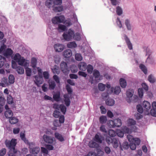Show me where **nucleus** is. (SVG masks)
<instances>
[{
    "label": "nucleus",
    "mask_w": 156,
    "mask_h": 156,
    "mask_svg": "<svg viewBox=\"0 0 156 156\" xmlns=\"http://www.w3.org/2000/svg\"><path fill=\"white\" fill-rule=\"evenodd\" d=\"M5 144L6 147L10 151L12 150L15 153L17 152V150L15 149V147L16 144V139L12 138L11 141L6 139L5 142Z\"/></svg>",
    "instance_id": "f257e3e1"
},
{
    "label": "nucleus",
    "mask_w": 156,
    "mask_h": 156,
    "mask_svg": "<svg viewBox=\"0 0 156 156\" xmlns=\"http://www.w3.org/2000/svg\"><path fill=\"white\" fill-rule=\"evenodd\" d=\"M74 35V31L69 29L67 31L65 32L63 34L62 36L65 40L69 41L72 38Z\"/></svg>",
    "instance_id": "f03ea898"
},
{
    "label": "nucleus",
    "mask_w": 156,
    "mask_h": 156,
    "mask_svg": "<svg viewBox=\"0 0 156 156\" xmlns=\"http://www.w3.org/2000/svg\"><path fill=\"white\" fill-rule=\"evenodd\" d=\"M65 19L64 16L61 15L53 17L51 20V21L52 23L54 24H58L59 23H65L64 22Z\"/></svg>",
    "instance_id": "7ed1b4c3"
},
{
    "label": "nucleus",
    "mask_w": 156,
    "mask_h": 156,
    "mask_svg": "<svg viewBox=\"0 0 156 156\" xmlns=\"http://www.w3.org/2000/svg\"><path fill=\"white\" fill-rule=\"evenodd\" d=\"M61 69L62 71L65 74L69 73L70 70L68 67L67 63L64 62H62L60 64Z\"/></svg>",
    "instance_id": "20e7f679"
},
{
    "label": "nucleus",
    "mask_w": 156,
    "mask_h": 156,
    "mask_svg": "<svg viewBox=\"0 0 156 156\" xmlns=\"http://www.w3.org/2000/svg\"><path fill=\"white\" fill-rule=\"evenodd\" d=\"M54 48L55 52H59L64 49L65 46L62 44L57 43L54 44Z\"/></svg>",
    "instance_id": "39448f33"
},
{
    "label": "nucleus",
    "mask_w": 156,
    "mask_h": 156,
    "mask_svg": "<svg viewBox=\"0 0 156 156\" xmlns=\"http://www.w3.org/2000/svg\"><path fill=\"white\" fill-rule=\"evenodd\" d=\"M143 108L144 110L147 112V114L149 113V111L151 109V105L150 103L147 101H143L142 104Z\"/></svg>",
    "instance_id": "423d86ee"
},
{
    "label": "nucleus",
    "mask_w": 156,
    "mask_h": 156,
    "mask_svg": "<svg viewBox=\"0 0 156 156\" xmlns=\"http://www.w3.org/2000/svg\"><path fill=\"white\" fill-rule=\"evenodd\" d=\"M43 139L44 141L48 144H52L54 142L53 138L51 136L47 135L44 134L43 136Z\"/></svg>",
    "instance_id": "0eeeda50"
},
{
    "label": "nucleus",
    "mask_w": 156,
    "mask_h": 156,
    "mask_svg": "<svg viewBox=\"0 0 156 156\" xmlns=\"http://www.w3.org/2000/svg\"><path fill=\"white\" fill-rule=\"evenodd\" d=\"M25 59L23 57H22L21 58L18 62L19 65L23 66L25 67H27L29 66V63L25 61Z\"/></svg>",
    "instance_id": "6e6552de"
},
{
    "label": "nucleus",
    "mask_w": 156,
    "mask_h": 156,
    "mask_svg": "<svg viewBox=\"0 0 156 156\" xmlns=\"http://www.w3.org/2000/svg\"><path fill=\"white\" fill-rule=\"evenodd\" d=\"M153 109H151L150 112L151 115L153 116L156 117V102L154 101L152 104Z\"/></svg>",
    "instance_id": "1a4fd4ad"
},
{
    "label": "nucleus",
    "mask_w": 156,
    "mask_h": 156,
    "mask_svg": "<svg viewBox=\"0 0 156 156\" xmlns=\"http://www.w3.org/2000/svg\"><path fill=\"white\" fill-rule=\"evenodd\" d=\"M124 37L129 49V50H132L133 49L132 44L126 34L124 35Z\"/></svg>",
    "instance_id": "9d476101"
},
{
    "label": "nucleus",
    "mask_w": 156,
    "mask_h": 156,
    "mask_svg": "<svg viewBox=\"0 0 156 156\" xmlns=\"http://www.w3.org/2000/svg\"><path fill=\"white\" fill-rule=\"evenodd\" d=\"M72 51L70 49H67L63 52V55L66 58H69L72 55Z\"/></svg>",
    "instance_id": "9b49d317"
},
{
    "label": "nucleus",
    "mask_w": 156,
    "mask_h": 156,
    "mask_svg": "<svg viewBox=\"0 0 156 156\" xmlns=\"http://www.w3.org/2000/svg\"><path fill=\"white\" fill-rule=\"evenodd\" d=\"M86 63L83 62H80L78 65L79 69L82 71H85L86 70Z\"/></svg>",
    "instance_id": "f8f14e48"
},
{
    "label": "nucleus",
    "mask_w": 156,
    "mask_h": 156,
    "mask_svg": "<svg viewBox=\"0 0 156 156\" xmlns=\"http://www.w3.org/2000/svg\"><path fill=\"white\" fill-rule=\"evenodd\" d=\"M151 52L149 53V52L147 51L146 55H148V57L147 58L146 61L151 64H154V60L152 56H151Z\"/></svg>",
    "instance_id": "ddd939ff"
},
{
    "label": "nucleus",
    "mask_w": 156,
    "mask_h": 156,
    "mask_svg": "<svg viewBox=\"0 0 156 156\" xmlns=\"http://www.w3.org/2000/svg\"><path fill=\"white\" fill-rule=\"evenodd\" d=\"M40 151V148L39 147H37L30 149V153L34 154H37Z\"/></svg>",
    "instance_id": "4468645a"
},
{
    "label": "nucleus",
    "mask_w": 156,
    "mask_h": 156,
    "mask_svg": "<svg viewBox=\"0 0 156 156\" xmlns=\"http://www.w3.org/2000/svg\"><path fill=\"white\" fill-rule=\"evenodd\" d=\"M55 137L56 138L61 142H62L64 140V138L62 135L57 132H56L54 134Z\"/></svg>",
    "instance_id": "2eb2a0df"
},
{
    "label": "nucleus",
    "mask_w": 156,
    "mask_h": 156,
    "mask_svg": "<svg viewBox=\"0 0 156 156\" xmlns=\"http://www.w3.org/2000/svg\"><path fill=\"white\" fill-rule=\"evenodd\" d=\"M13 52L12 50L10 48H8L3 53L4 55L6 56H10L13 54Z\"/></svg>",
    "instance_id": "dca6fc26"
},
{
    "label": "nucleus",
    "mask_w": 156,
    "mask_h": 156,
    "mask_svg": "<svg viewBox=\"0 0 156 156\" xmlns=\"http://www.w3.org/2000/svg\"><path fill=\"white\" fill-rule=\"evenodd\" d=\"M111 89L112 92H113V91L114 90V93L116 94H118L121 91L120 87L118 86L115 87L114 88L112 87Z\"/></svg>",
    "instance_id": "f3484780"
},
{
    "label": "nucleus",
    "mask_w": 156,
    "mask_h": 156,
    "mask_svg": "<svg viewBox=\"0 0 156 156\" xmlns=\"http://www.w3.org/2000/svg\"><path fill=\"white\" fill-rule=\"evenodd\" d=\"M67 46L68 48L73 49L76 48L77 45L75 41H73L69 42Z\"/></svg>",
    "instance_id": "a211bd4d"
},
{
    "label": "nucleus",
    "mask_w": 156,
    "mask_h": 156,
    "mask_svg": "<svg viewBox=\"0 0 156 156\" xmlns=\"http://www.w3.org/2000/svg\"><path fill=\"white\" fill-rule=\"evenodd\" d=\"M53 9L55 12H60L63 10V8L62 6H56L55 5H54Z\"/></svg>",
    "instance_id": "6ab92c4d"
},
{
    "label": "nucleus",
    "mask_w": 156,
    "mask_h": 156,
    "mask_svg": "<svg viewBox=\"0 0 156 156\" xmlns=\"http://www.w3.org/2000/svg\"><path fill=\"white\" fill-rule=\"evenodd\" d=\"M94 140L98 143H102V136L96 134L94 136Z\"/></svg>",
    "instance_id": "aec40b11"
},
{
    "label": "nucleus",
    "mask_w": 156,
    "mask_h": 156,
    "mask_svg": "<svg viewBox=\"0 0 156 156\" xmlns=\"http://www.w3.org/2000/svg\"><path fill=\"white\" fill-rule=\"evenodd\" d=\"M105 103L106 105L108 106H112L115 103V101L113 99L108 98L106 100Z\"/></svg>",
    "instance_id": "412c9836"
},
{
    "label": "nucleus",
    "mask_w": 156,
    "mask_h": 156,
    "mask_svg": "<svg viewBox=\"0 0 156 156\" xmlns=\"http://www.w3.org/2000/svg\"><path fill=\"white\" fill-rule=\"evenodd\" d=\"M119 83L121 87L122 88H125L126 86V82L124 78H121L120 79Z\"/></svg>",
    "instance_id": "4be33fe9"
},
{
    "label": "nucleus",
    "mask_w": 156,
    "mask_h": 156,
    "mask_svg": "<svg viewBox=\"0 0 156 156\" xmlns=\"http://www.w3.org/2000/svg\"><path fill=\"white\" fill-rule=\"evenodd\" d=\"M13 113L12 111L10 109L6 110L5 113V115L6 118H10L13 115Z\"/></svg>",
    "instance_id": "5701e85b"
},
{
    "label": "nucleus",
    "mask_w": 156,
    "mask_h": 156,
    "mask_svg": "<svg viewBox=\"0 0 156 156\" xmlns=\"http://www.w3.org/2000/svg\"><path fill=\"white\" fill-rule=\"evenodd\" d=\"M18 121L19 120L17 118L14 117H11L9 119V122L12 124H14L18 122Z\"/></svg>",
    "instance_id": "b1692460"
},
{
    "label": "nucleus",
    "mask_w": 156,
    "mask_h": 156,
    "mask_svg": "<svg viewBox=\"0 0 156 156\" xmlns=\"http://www.w3.org/2000/svg\"><path fill=\"white\" fill-rule=\"evenodd\" d=\"M64 97L65 98L64 102L65 104L67 106H69L70 104V101L69 97L67 95H64Z\"/></svg>",
    "instance_id": "393cba45"
},
{
    "label": "nucleus",
    "mask_w": 156,
    "mask_h": 156,
    "mask_svg": "<svg viewBox=\"0 0 156 156\" xmlns=\"http://www.w3.org/2000/svg\"><path fill=\"white\" fill-rule=\"evenodd\" d=\"M57 29L59 32H60L61 30V31H63L66 30V27L65 25L61 24H59L58 25V27L57 28Z\"/></svg>",
    "instance_id": "a878e982"
},
{
    "label": "nucleus",
    "mask_w": 156,
    "mask_h": 156,
    "mask_svg": "<svg viewBox=\"0 0 156 156\" xmlns=\"http://www.w3.org/2000/svg\"><path fill=\"white\" fill-rule=\"evenodd\" d=\"M37 63V59L35 58H32L31 61V66L33 68H35Z\"/></svg>",
    "instance_id": "bb28decb"
},
{
    "label": "nucleus",
    "mask_w": 156,
    "mask_h": 156,
    "mask_svg": "<svg viewBox=\"0 0 156 156\" xmlns=\"http://www.w3.org/2000/svg\"><path fill=\"white\" fill-rule=\"evenodd\" d=\"M1 82L4 84L5 87L8 86L9 84L8 83V80L7 78L3 77L1 79Z\"/></svg>",
    "instance_id": "cd10ccee"
},
{
    "label": "nucleus",
    "mask_w": 156,
    "mask_h": 156,
    "mask_svg": "<svg viewBox=\"0 0 156 156\" xmlns=\"http://www.w3.org/2000/svg\"><path fill=\"white\" fill-rule=\"evenodd\" d=\"M49 88L50 90H54L56 86L55 82L53 81H51L49 82Z\"/></svg>",
    "instance_id": "c85d7f7f"
},
{
    "label": "nucleus",
    "mask_w": 156,
    "mask_h": 156,
    "mask_svg": "<svg viewBox=\"0 0 156 156\" xmlns=\"http://www.w3.org/2000/svg\"><path fill=\"white\" fill-rule=\"evenodd\" d=\"M133 94V91L132 89H129L126 92L127 96L128 98H131Z\"/></svg>",
    "instance_id": "c756f323"
},
{
    "label": "nucleus",
    "mask_w": 156,
    "mask_h": 156,
    "mask_svg": "<svg viewBox=\"0 0 156 156\" xmlns=\"http://www.w3.org/2000/svg\"><path fill=\"white\" fill-rule=\"evenodd\" d=\"M8 83L9 84H13L14 82L15 78L14 76L12 74H10L9 76Z\"/></svg>",
    "instance_id": "7c9ffc66"
},
{
    "label": "nucleus",
    "mask_w": 156,
    "mask_h": 156,
    "mask_svg": "<svg viewBox=\"0 0 156 156\" xmlns=\"http://www.w3.org/2000/svg\"><path fill=\"white\" fill-rule=\"evenodd\" d=\"M107 121V117L105 116L102 115L99 118V121L101 124L105 123Z\"/></svg>",
    "instance_id": "2f4dec72"
},
{
    "label": "nucleus",
    "mask_w": 156,
    "mask_h": 156,
    "mask_svg": "<svg viewBox=\"0 0 156 156\" xmlns=\"http://www.w3.org/2000/svg\"><path fill=\"white\" fill-rule=\"evenodd\" d=\"M116 121H115L114 119L113 120H110L108 122V124L110 128H114L115 127V122H116Z\"/></svg>",
    "instance_id": "473e14b6"
},
{
    "label": "nucleus",
    "mask_w": 156,
    "mask_h": 156,
    "mask_svg": "<svg viewBox=\"0 0 156 156\" xmlns=\"http://www.w3.org/2000/svg\"><path fill=\"white\" fill-rule=\"evenodd\" d=\"M41 77L39 76H35V78L36 80L37 83L39 84H41L43 82V76H42V80H41Z\"/></svg>",
    "instance_id": "72a5a7b5"
},
{
    "label": "nucleus",
    "mask_w": 156,
    "mask_h": 156,
    "mask_svg": "<svg viewBox=\"0 0 156 156\" xmlns=\"http://www.w3.org/2000/svg\"><path fill=\"white\" fill-rule=\"evenodd\" d=\"M53 2L51 0H47L45 2V5L48 8H50L52 6Z\"/></svg>",
    "instance_id": "f704fd0d"
},
{
    "label": "nucleus",
    "mask_w": 156,
    "mask_h": 156,
    "mask_svg": "<svg viewBox=\"0 0 156 156\" xmlns=\"http://www.w3.org/2000/svg\"><path fill=\"white\" fill-rule=\"evenodd\" d=\"M16 69L18 73L20 74L24 73V69L22 67L18 66H17Z\"/></svg>",
    "instance_id": "c9c22d12"
},
{
    "label": "nucleus",
    "mask_w": 156,
    "mask_h": 156,
    "mask_svg": "<svg viewBox=\"0 0 156 156\" xmlns=\"http://www.w3.org/2000/svg\"><path fill=\"white\" fill-rule=\"evenodd\" d=\"M53 98L55 101L57 102L59 101L60 99V94L59 93H56L54 94L53 95Z\"/></svg>",
    "instance_id": "e433bc0d"
},
{
    "label": "nucleus",
    "mask_w": 156,
    "mask_h": 156,
    "mask_svg": "<svg viewBox=\"0 0 156 156\" xmlns=\"http://www.w3.org/2000/svg\"><path fill=\"white\" fill-rule=\"evenodd\" d=\"M88 145L91 148H96L98 146V145L95 142L93 141L90 142Z\"/></svg>",
    "instance_id": "4c0bfd02"
},
{
    "label": "nucleus",
    "mask_w": 156,
    "mask_h": 156,
    "mask_svg": "<svg viewBox=\"0 0 156 156\" xmlns=\"http://www.w3.org/2000/svg\"><path fill=\"white\" fill-rule=\"evenodd\" d=\"M112 144L114 148H117L118 146V140L115 138H113V142Z\"/></svg>",
    "instance_id": "58836bf2"
},
{
    "label": "nucleus",
    "mask_w": 156,
    "mask_h": 156,
    "mask_svg": "<svg viewBox=\"0 0 156 156\" xmlns=\"http://www.w3.org/2000/svg\"><path fill=\"white\" fill-rule=\"evenodd\" d=\"M115 121H116V122H115V127H119L122 125V122L121 120L120 119L118 118L114 119Z\"/></svg>",
    "instance_id": "ea45409f"
},
{
    "label": "nucleus",
    "mask_w": 156,
    "mask_h": 156,
    "mask_svg": "<svg viewBox=\"0 0 156 156\" xmlns=\"http://www.w3.org/2000/svg\"><path fill=\"white\" fill-rule=\"evenodd\" d=\"M21 55L19 53H17L15 55L13 59L16 62H18L20 58H21Z\"/></svg>",
    "instance_id": "a19ab883"
},
{
    "label": "nucleus",
    "mask_w": 156,
    "mask_h": 156,
    "mask_svg": "<svg viewBox=\"0 0 156 156\" xmlns=\"http://www.w3.org/2000/svg\"><path fill=\"white\" fill-rule=\"evenodd\" d=\"M139 67L142 71H143L145 74H147V69L144 65L140 64L139 66Z\"/></svg>",
    "instance_id": "79ce46f5"
},
{
    "label": "nucleus",
    "mask_w": 156,
    "mask_h": 156,
    "mask_svg": "<svg viewBox=\"0 0 156 156\" xmlns=\"http://www.w3.org/2000/svg\"><path fill=\"white\" fill-rule=\"evenodd\" d=\"M148 80L151 83H154L156 81L154 76L151 74L150 75L148 78Z\"/></svg>",
    "instance_id": "37998d69"
},
{
    "label": "nucleus",
    "mask_w": 156,
    "mask_h": 156,
    "mask_svg": "<svg viewBox=\"0 0 156 156\" xmlns=\"http://www.w3.org/2000/svg\"><path fill=\"white\" fill-rule=\"evenodd\" d=\"M20 137L21 140L23 141L25 143H27L28 142V140L25 137L24 133H20Z\"/></svg>",
    "instance_id": "c03bdc74"
},
{
    "label": "nucleus",
    "mask_w": 156,
    "mask_h": 156,
    "mask_svg": "<svg viewBox=\"0 0 156 156\" xmlns=\"http://www.w3.org/2000/svg\"><path fill=\"white\" fill-rule=\"evenodd\" d=\"M87 73L89 74H91L93 70V66L90 64L88 65L86 68Z\"/></svg>",
    "instance_id": "a18cd8bd"
},
{
    "label": "nucleus",
    "mask_w": 156,
    "mask_h": 156,
    "mask_svg": "<svg viewBox=\"0 0 156 156\" xmlns=\"http://www.w3.org/2000/svg\"><path fill=\"white\" fill-rule=\"evenodd\" d=\"M73 37L74 40L79 41L80 40L81 37L80 34L78 33H76L73 36Z\"/></svg>",
    "instance_id": "49530a36"
},
{
    "label": "nucleus",
    "mask_w": 156,
    "mask_h": 156,
    "mask_svg": "<svg viewBox=\"0 0 156 156\" xmlns=\"http://www.w3.org/2000/svg\"><path fill=\"white\" fill-rule=\"evenodd\" d=\"M108 134L110 136L113 137L116 135L117 133L113 130L110 129L108 131Z\"/></svg>",
    "instance_id": "de8ad7c7"
},
{
    "label": "nucleus",
    "mask_w": 156,
    "mask_h": 156,
    "mask_svg": "<svg viewBox=\"0 0 156 156\" xmlns=\"http://www.w3.org/2000/svg\"><path fill=\"white\" fill-rule=\"evenodd\" d=\"M116 12L117 14L119 16L121 15L122 13V10L119 6H118L116 7Z\"/></svg>",
    "instance_id": "09e8293b"
},
{
    "label": "nucleus",
    "mask_w": 156,
    "mask_h": 156,
    "mask_svg": "<svg viewBox=\"0 0 156 156\" xmlns=\"http://www.w3.org/2000/svg\"><path fill=\"white\" fill-rule=\"evenodd\" d=\"M98 87L99 90L101 91H104L105 87V85L101 83L98 84Z\"/></svg>",
    "instance_id": "8fccbe9b"
},
{
    "label": "nucleus",
    "mask_w": 156,
    "mask_h": 156,
    "mask_svg": "<svg viewBox=\"0 0 156 156\" xmlns=\"http://www.w3.org/2000/svg\"><path fill=\"white\" fill-rule=\"evenodd\" d=\"M125 23L127 29L128 30H131V26L129 20L128 19L126 20Z\"/></svg>",
    "instance_id": "3c124183"
},
{
    "label": "nucleus",
    "mask_w": 156,
    "mask_h": 156,
    "mask_svg": "<svg viewBox=\"0 0 156 156\" xmlns=\"http://www.w3.org/2000/svg\"><path fill=\"white\" fill-rule=\"evenodd\" d=\"M7 102L8 104H12L13 103L12 97L10 95H9L7 97Z\"/></svg>",
    "instance_id": "603ef678"
},
{
    "label": "nucleus",
    "mask_w": 156,
    "mask_h": 156,
    "mask_svg": "<svg viewBox=\"0 0 156 156\" xmlns=\"http://www.w3.org/2000/svg\"><path fill=\"white\" fill-rule=\"evenodd\" d=\"M5 100L4 97L0 96V105L3 106L5 104Z\"/></svg>",
    "instance_id": "864d4df0"
},
{
    "label": "nucleus",
    "mask_w": 156,
    "mask_h": 156,
    "mask_svg": "<svg viewBox=\"0 0 156 156\" xmlns=\"http://www.w3.org/2000/svg\"><path fill=\"white\" fill-rule=\"evenodd\" d=\"M31 69L28 67H27V68H26V73L27 76H31Z\"/></svg>",
    "instance_id": "5fc2aeb1"
},
{
    "label": "nucleus",
    "mask_w": 156,
    "mask_h": 156,
    "mask_svg": "<svg viewBox=\"0 0 156 156\" xmlns=\"http://www.w3.org/2000/svg\"><path fill=\"white\" fill-rule=\"evenodd\" d=\"M75 58L76 60L81 61L82 59V57L80 54L76 53L75 55Z\"/></svg>",
    "instance_id": "6e6d98bb"
},
{
    "label": "nucleus",
    "mask_w": 156,
    "mask_h": 156,
    "mask_svg": "<svg viewBox=\"0 0 156 156\" xmlns=\"http://www.w3.org/2000/svg\"><path fill=\"white\" fill-rule=\"evenodd\" d=\"M93 75L95 78H98L100 76V73L99 71L95 69L94 70Z\"/></svg>",
    "instance_id": "4d7b16f0"
},
{
    "label": "nucleus",
    "mask_w": 156,
    "mask_h": 156,
    "mask_svg": "<svg viewBox=\"0 0 156 156\" xmlns=\"http://www.w3.org/2000/svg\"><path fill=\"white\" fill-rule=\"evenodd\" d=\"M128 125L131 126L134 125L136 123V121L133 119H129L128 121Z\"/></svg>",
    "instance_id": "13d9d810"
},
{
    "label": "nucleus",
    "mask_w": 156,
    "mask_h": 156,
    "mask_svg": "<svg viewBox=\"0 0 156 156\" xmlns=\"http://www.w3.org/2000/svg\"><path fill=\"white\" fill-rule=\"evenodd\" d=\"M136 108L137 111L140 113H142L143 112V108L142 106L139 105H137Z\"/></svg>",
    "instance_id": "bf43d9fd"
},
{
    "label": "nucleus",
    "mask_w": 156,
    "mask_h": 156,
    "mask_svg": "<svg viewBox=\"0 0 156 156\" xmlns=\"http://www.w3.org/2000/svg\"><path fill=\"white\" fill-rule=\"evenodd\" d=\"M60 109L63 114H65L66 111V107L63 105H60Z\"/></svg>",
    "instance_id": "052dcab7"
},
{
    "label": "nucleus",
    "mask_w": 156,
    "mask_h": 156,
    "mask_svg": "<svg viewBox=\"0 0 156 156\" xmlns=\"http://www.w3.org/2000/svg\"><path fill=\"white\" fill-rule=\"evenodd\" d=\"M138 94L139 97L142 98L143 96V90L142 88H139L138 89Z\"/></svg>",
    "instance_id": "680f3d73"
},
{
    "label": "nucleus",
    "mask_w": 156,
    "mask_h": 156,
    "mask_svg": "<svg viewBox=\"0 0 156 156\" xmlns=\"http://www.w3.org/2000/svg\"><path fill=\"white\" fill-rule=\"evenodd\" d=\"M60 113L59 111H54L53 113V116L55 118H58L59 116Z\"/></svg>",
    "instance_id": "e2e57ef3"
},
{
    "label": "nucleus",
    "mask_w": 156,
    "mask_h": 156,
    "mask_svg": "<svg viewBox=\"0 0 156 156\" xmlns=\"http://www.w3.org/2000/svg\"><path fill=\"white\" fill-rule=\"evenodd\" d=\"M66 88L69 94H71L73 92V90L69 84H67L66 86Z\"/></svg>",
    "instance_id": "0e129e2a"
},
{
    "label": "nucleus",
    "mask_w": 156,
    "mask_h": 156,
    "mask_svg": "<svg viewBox=\"0 0 156 156\" xmlns=\"http://www.w3.org/2000/svg\"><path fill=\"white\" fill-rule=\"evenodd\" d=\"M54 5H61L62 3V0H54L53 2Z\"/></svg>",
    "instance_id": "69168bd1"
},
{
    "label": "nucleus",
    "mask_w": 156,
    "mask_h": 156,
    "mask_svg": "<svg viewBox=\"0 0 156 156\" xmlns=\"http://www.w3.org/2000/svg\"><path fill=\"white\" fill-rule=\"evenodd\" d=\"M53 78L57 83H60V79L58 76L54 75L53 76Z\"/></svg>",
    "instance_id": "338daca9"
},
{
    "label": "nucleus",
    "mask_w": 156,
    "mask_h": 156,
    "mask_svg": "<svg viewBox=\"0 0 156 156\" xmlns=\"http://www.w3.org/2000/svg\"><path fill=\"white\" fill-rule=\"evenodd\" d=\"M6 150L5 148H2L0 150V156H3L5 154Z\"/></svg>",
    "instance_id": "774afa93"
}]
</instances>
